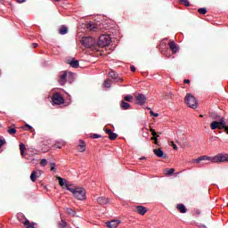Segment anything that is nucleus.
Listing matches in <instances>:
<instances>
[{
  "mask_svg": "<svg viewBox=\"0 0 228 228\" xmlns=\"http://www.w3.org/2000/svg\"><path fill=\"white\" fill-rule=\"evenodd\" d=\"M66 190L73 193L75 199L77 200H85L86 199V191L84 188L66 184Z\"/></svg>",
  "mask_w": 228,
  "mask_h": 228,
  "instance_id": "nucleus-1",
  "label": "nucleus"
},
{
  "mask_svg": "<svg viewBox=\"0 0 228 228\" xmlns=\"http://www.w3.org/2000/svg\"><path fill=\"white\" fill-rule=\"evenodd\" d=\"M81 44L84 47H87V49H95V39L92 37H82Z\"/></svg>",
  "mask_w": 228,
  "mask_h": 228,
  "instance_id": "nucleus-2",
  "label": "nucleus"
},
{
  "mask_svg": "<svg viewBox=\"0 0 228 228\" xmlns=\"http://www.w3.org/2000/svg\"><path fill=\"white\" fill-rule=\"evenodd\" d=\"M111 44V37L109 35H102L99 37L98 47H108Z\"/></svg>",
  "mask_w": 228,
  "mask_h": 228,
  "instance_id": "nucleus-3",
  "label": "nucleus"
},
{
  "mask_svg": "<svg viewBox=\"0 0 228 228\" xmlns=\"http://www.w3.org/2000/svg\"><path fill=\"white\" fill-rule=\"evenodd\" d=\"M185 104L189 106V108H191L192 110H197V99L195 96L191 95V94H187L185 96Z\"/></svg>",
  "mask_w": 228,
  "mask_h": 228,
  "instance_id": "nucleus-4",
  "label": "nucleus"
},
{
  "mask_svg": "<svg viewBox=\"0 0 228 228\" xmlns=\"http://www.w3.org/2000/svg\"><path fill=\"white\" fill-rule=\"evenodd\" d=\"M224 161H228V154L226 153H219L212 159V163H224Z\"/></svg>",
  "mask_w": 228,
  "mask_h": 228,
  "instance_id": "nucleus-5",
  "label": "nucleus"
},
{
  "mask_svg": "<svg viewBox=\"0 0 228 228\" xmlns=\"http://www.w3.org/2000/svg\"><path fill=\"white\" fill-rule=\"evenodd\" d=\"M52 102H53V104L60 105L65 102V99H63V96H61L60 93H55L52 97Z\"/></svg>",
  "mask_w": 228,
  "mask_h": 228,
  "instance_id": "nucleus-6",
  "label": "nucleus"
},
{
  "mask_svg": "<svg viewBox=\"0 0 228 228\" xmlns=\"http://www.w3.org/2000/svg\"><path fill=\"white\" fill-rule=\"evenodd\" d=\"M135 101L137 104H140V106H143V104L147 102V97L143 94H139L135 95Z\"/></svg>",
  "mask_w": 228,
  "mask_h": 228,
  "instance_id": "nucleus-7",
  "label": "nucleus"
},
{
  "mask_svg": "<svg viewBox=\"0 0 228 228\" xmlns=\"http://www.w3.org/2000/svg\"><path fill=\"white\" fill-rule=\"evenodd\" d=\"M210 128L212 131H215V129H225L224 125H222V123H218V121H213L210 124Z\"/></svg>",
  "mask_w": 228,
  "mask_h": 228,
  "instance_id": "nucleus-8",
  "label": "nucleus"
},
{
  "mask_svg": "<svg viewBox=\"0 0 228 228\" xmlns=\"http://www.w3.org/2000/svg\"><path fill=\"white\" fill-rule=\"evenodd\" d=\"M153 152L157 158H163V159H167V154L163 152V150H161V148L154 149Z\"/></svg>",
  "mask_w": 228,
  "mask_h": 228,
  "instance_id": "nucleus-9",
  "label": "nucleus"
},
{
  "mask_svg": "<svg viewBox=\"0 0 228 228\" xmlns=\"http://www.w3.org/2000/svg\"><path fill=\"white\" fill-rule=\"evenodd\" d=\"M104 132L106 133V134H109V138L112 141L116 138H118V134L113 133L111 129L104 128Z\"/></svg>",
  "mask_w": 228,
  "mask_h": 228,
  "instance_id": "nucleus-10",
  "label": "nucleus"
},
{
  "mask_svg": "<svg viewBox=\"0 0 228 228\" xmlns=\"http://www.w3.org/2000/svg\"><path fill=\"white\" fill-rule=\"evenodd\" d=\"M200 161H211L213 163V157L204 155L195 159V163H200Z\"/></svg>",
  "mask_w": 228,
  "mask_h": 228,
  "instance_id": "nucleus-11",
  "label": "nucleus"
},
{
  "mask_svg": "<svg viewBox=\"0 0 228 228\" xmlns=\"http://www.w3.org/2000/svg\"><path fill=\"white\" fill-rule=\"evenodd\" d=\"M169 49L172 51L173 54H175L177 51H179V47H177V44L175 41L169 42Z\"/></svg>",
  "mask_w": 228,
  "mask_h": 228,
  "instance_id": "nucleus-12",
  "label": "nucleus"
},
{
  "mask_svg": "<svg viewBox=\"0 0 228 228\" xmlns=\"http://www.w3.org/2000/svg\"><path fill=\"white\" fill-rule=\"evenodd\" d=\"M119 224L120 222L118 220H112V221L107 222L106 225L107 227H110V228H118Z\"/></svg>",
  "mask_w": 228,
  "mask_h": 228,
  "instance_id": "nucleus-13",
  "label": "nucleus"
},
{
  "mask_svg": "<svg viewBox=\"0 0 228 228\" xmlns=\"http://www.w3.org/2000/svg\"><path fill=\"white\" fill-rule=\"evenodd\" d=\"M40 175H42V171H33L30 175V181H32V183H35V181H37V177H40Z\"/></svg>",
  "mask_w": 228,
  "mask_h": 228,
  "instance_id": "nucleus-14",
  "label": "nucleus"
},
{
  "mask_svg": "<svg viewBox=\"0 0 228 228\" xmlns=\"http://www.w3.org/2000/svg\"><path fill=\"white\" fill-rule=\"evenodd\" d=\"M136 211L139 215H142L143 216V215H145V213H147V208H145L143 206H137Z\"/></svg>",
  "mask_w": 228,
  "mask_h": 228,
  "instance_id": "nucleus-15",
  "label": "nucleus"
},
{
  "mask_svg": "<svg viewBox=\"0 0 228 228\" xmlns=\"http://www.w3.org/2000/svg\"><path fill=\"white\" fill-rule=\"evenodd\" d=\"M68 63L70 64V67H72L73 69H78L79 68V61H77L75 59H72L71 61H69Z\"/></svg>",
  "mask_w": 228,
  "mask_h": 228,
  "instance_id": "nucleus-16",
  "label": "nucleus"
},
{
  "mask_svg": "<svg viewBox=\"0 0 228 228\" xmlns=\"http://www.w3.org/2000/svg\"><path fill=\"white\" fill-rule=\"evenodd\" d=\"M77 150L79 152H85V151H86V143L85 141H80Z\"/></svg>",
  "mask_w": 228,
  "mask_h": 228,
  "instance_id": "nucleus-17",
  "label": "nucleus"
},
{
  "mask_svg": "<svg viewBox=\"0 0 228 228\" xmlns=\"http://www.w3.org/2000/svg\"><path fill=\"white\" fill-rule=\"evenodd\" d=\"M97 202H98V204H101L102 206L104 204H108L110 202V200H108L104 197H99L97 199Z\"/></svg>",
  "mask_w": 228,
  "mask_h": 228,
  "instance_id": "nucleus-18",
  "label": "nucleus"
},
{
  "mask_svg": "<svg viewBox=\"0 0 228 228\" xmlns=\"http://www.w3.org/2000/svg\"><path fill=\"white\" fill-rule=\"evenodd\" d=\"M57 179L59 181L60 186H62V187L65 186V188H67V184H69V183H67V180L66 179H63L61 176H57Z\"/></svg>",
  "mask_w": 228,
  "mask_h": 228,
  "instance_id": "nucleus-19",
  "label": "nucleus"
},
{
  "mask_svg": "<svg viewBox=\"0 0 228 228\" xmlns=\"http://www.w3.org/2000/svg\"><path fill=\"white\" fill-rule=\"evenodd\" d=\"M69 33V28L66 26H61L59 29L60 35H67Z\"/></svg>",
  "mask_w": 228,
  "mask_h": 228,
  "instance_id": "nucleus-20",
  "label": "nucleus"
},
{
  "mask_svg": "<svg viewBox=\"0 0 228 228\" xmlns=\"http://www.w3.org/2000/svg\"><path fill=\"white\" fill-rule=\"evenodd\" d=\"M24 131H30V133H35V128L33 126H29L28 124H25V126H21Z\"/></svg>",
  "mask_w": 228,
  "mask_h": 228,
  "instance_id": "nucleus-21",
  "label": "nucleus"
},
{
  "mask_svg": "<svg viewBox=\"0 0 228 228\" xmlns=\"http://www.w3.org/2000/svg\"><path fill=\"white\" fill-rule=\"evenodd\" d=\"M130 107L131 105L129 103L126 102L125 101H121V103H120L121 110H129Z\"/></svg>",
  "mask_w": 228,
  "mask_h": 228,
  "instance_id": "nucleus-22",
  "label": "nucleus"
},
{
  "mask_svg": "<svg viewBox=\"0 0 228 228\" xmlns=\"http://www.w3.org/2000/svg\"><path fill=\"white\" fill-rule=\"evenodd\" d=\"M87 29H89V31H97V26L95 23H88Z\"/></svg>",
  "mask_w": 228,
  "mask_h": 228,
  "instance_id": "nucleus-23",
  "label": "nucleus"
},
{
  "mask_svg": "<svg viewBox=\"0 0 228 228\" xmlns=\"http://www.w3.org/2000/svg\"><path fill=\"white\" fill-rule=\"evenodd\" d=\"M66 81H67V72H64L61 76L60 83H61V85H65Z\"/></svg>",
  "mask_w": 228,
  "mask_h": 228,
  "instance_id": "nucleus-24",
  "label": "nucleus"
},
{
  "mask_svg": "<svg viewBox=\"0 0 228 228\" xmlns=\"http://www.w3.org/2000/svg\"><path fill=\"white\" fill-rule=\"evenodd\" d=\"M176 208L180 211V213H186V207L183 204H178Z\"/></svg>",
  "mask_w": 228,
  "mask_h": 228,
  "instance_id": "nucleus-25",
  "label": "nucleus"
},
{
  "mask_svg": "<svg viewBox=\"0 0 228 228\" xmlns=\"http://www.w3.org/2000/svg\"><path fill=\"white\" fill-rule=\"evenodd\" d=\"M20 151L22 157H24V151H26V145L24 143H20Z\"/></svg>",
  "mask_w": 228,
  "mask_h": 228,
  "instance_id": "nucleus-26",
  "label": "nucleus"
},
{
  "mask_svg": "<svg viewBox=\"0 0 228 228\" xmlns=\"http://www.w3.org/2000/svg\"><path fill=\"white\" fill-rule=\"evenodd\" d=\"M24 225L27 228H35V225L33 224H31V222H29V220H25L24 222Z\"/></svg>",
  "mask_w": 228,
  "mask_h": 228,
  "instance_id": "nucleus-27",
  "label": "nucleus"
},
{
  "mask_svg": "<svg viewBox=\"0 0 228 228\" xmlns=\"http://www.w3.org/2000/svg\"><path fill=\"white\" fill-rule=\"evenodd\" d=\"M58 228H67V222H65L64 220L59 222Z\"/></svg>",
  "mask_w": 228,
  "mask_h": 228,
  "instance_id": "nucleus-28",
  "label": "nucleus"
},
{
  "mask_svg": "<svg viewBox=\"0 0 228 228\" xmlns=\"http://www.w3.org/2000/svg\"><path fill=\"white\" fill-rule=\"evenodd\" d=\"M109 76H110V77H112V79H117V77H118V75L115 71H113V70H111L109 73Z\"/></svg>",
  "mask_w": 228,
  "mask_h": 228,
  "instance_id": "nucleus-29",
  "label": "nucleus"
},
{
  "mask_svg": "<svg viewBox=\"0 0 228 228\" xmlns=\"http://www.w3.org/2000/svg\"><path fill=\"white\" fill-rule=\"evenodd\" d=\"M7 133H9V134H15V133H17V130L12 126H9L7 129Z\"/></svg>",
  "mask_w": 228,
  "mask_h": 228,
  "instance_id": "nucleus-30",
  "label": "nucleus"
},
{
  "mask_svg": "<svg viewBox=\"0 0 228 228\" xmlns=\"http://www.w3.org/2000/svg\"><path fill=\"white\" fill-rule=\"evenodd\" d=\"M165 172H166V175H172V174L175 172V168L165 169Z\"/></svg>",
  "mask_w": 228,
  "mask_h": 228,
  "instance_id": "nucleus-31",
  "label": "nucleus"
},
{
  "mask_svg": "<svg viewBox=\"0 0 228 228\" xmlns=\"http://www.w3.org/2000/svg\"><path fill=\"white\" fill-rule=\"evenodd\" d=\"M198 12L200 13V15H206V13H208V9L200 8V9H198Z\"/></svg>",
  "mask_w": 228,
  "mask_h": 228,
  "instance_id": "nucleus-32",
  "label": "nucleus"
},
{
  "mask_svg": "<svg viewBox=\"0 0 228 228\" xmlns=\"http://www.w3.org/2000/svg\"><path fill=\"white\" fill-rule=\"evenodd\" d=\"M124 101H126V102H131V101H133V97L130 94H128L124 97Z\"/></svg>",
  "mask_w": 228,
  "mask_h": 228,
  "instance_id": "nucleus-33",
  "label": "nucleus"
},
{
  "mask_svg": "<svg viewBox=\"0 0 228 228\" xmlns=\"http://www.w3.org/2000/svg\"><path fill=\"white\" fill-rule=\"evenodd\" d=\"M91 138H93V139L102 138V135H101L99 134H91Z\"/></svg>",
  "mask_w": 228,
  "mask_h": 228,
  "instance_id": "nucleus-34",
  "label": "nucleus"
},
{
  "mask_svg": "<svg viewBox=\"0 0 228 228\" xmlns=\"http://www.w3.org/2000/svg\"><path fill=\"white\" fill-rule=\"evenodd\" d=\"M180 3H182V4H184V6H190V1L188 0H180Z\"/></svg>",
  "mask_w": 228,
  "mask_h": 228,
  "instance_id": "nucleus-35",
  "label": "nucleus"
},
{
  "mask_svg": "<svg viewBox=\"0 0 228 228\" xmlns=\"http://www.w3.org/2000/svg\"><path fill=\"white\" fill-rule=\"evenodd\" d=\"M169 145H170L171 147H173V149H174L175 151H177V145L175 144V142H174V141H171V142H169Z\"/></svg>",
  "mask_w": 228,
  "mask_h": 228,
  "instance_id": "nucleus-36",
  "label": "nucleus"
},
{
  "mask_svg": "<svg viewBox=\"0 0 228 228\" xmlns=\"http://www.w3.org/2000/svg\"><path fill=\"white\" fill-rule=\"evenodd\" d=\"M105 88H110L111 85L110 84V79L105 80L104 82Z\"/></svg>",
  "mask_w": 228,
  "mask_h": 228,
  "instance_id": "nucleus-37",
  "label": "nucleus"
},
{
  "mask_svg": "<svg viewBox=\"0 0 228 228\" xmlns=\"http://www.w3.org/2000/svg\"><path fill=\"white\" fill-rule=\"evenodd\" d=\"M218 123H221V126H227V122H225V119H224V118H222L220 121H218Z\"/></svg>",
  "mask_w": 228,
  "mask_h": 228,
  "instance_id": "nucleus-38",
  "label": "nucleus"
},
{
  "mask_svg": "<svg viewBox=\"0 0 228 228\" xmlns=\"http://www.w3.org/2000/svg\"><path fill=\"white\" fill-rule=\"evenodd\" d=\"M40 165L41 167H45V165H47V159H41Z\"/></svg>",
  "mask_w": 228,
  "mask_h": 228,
  "instance_id": "nucleus-39",
  "label": "nucleus"
},
{
  "mask_svg": "<svg viewBox=\"0 0 228 228\" xmlns=\"http://www.w3.org/2000/svg\"><path fill=\"white\" fill-rule=\"evenodd\" d=\"M150 131H151L152 136H158V133H156V130H154L153 128H151Z\"/></svg>",
  "mask_w": 228,
  "mask_h": 228,
  "instance_id": "nucleus-40",
  "label": "nucleus"
},
{
  "mask_svg": "<svg viewBox=\"0 0 228 228\" xmlns=\"http://www.w3.org/2000/svg\"><path fill=\"white\" fill-rule=\"evenodd\" d=\"M55 163H51V170L53 171V172H56V167H55Z\"/></svg>",
  "mask_w": 228,
  "mask_h": 228,
  "instance_id": "nucleus-41",
  "label": "nucleus"
},
{
  "mask_svg": "<svg viewBox=\"0 0 228 228\" xmlns=\"http://www.w3.org/2000/svg\"><path fill=\"white\" fill-rule=\"evenodd\" d=\"M150 114L151 115V117H159V113H155L154 111L151 110Z\"/></svg>",
  "mask_w": 228,
  "mask_h": 228,
  "instance_id": "nucleus-42",
  "label": "nucleus"
},
{
  "mask_svg": "<svg viewBox=\"0 0 228 228\" xmlns=\"http://www.w3.org/2000/svg\"><path fill=\"white\" fill-rule=\"evenodd\" d=\"M165 99H172V94H171V93L166 94Z\"/></svg>",
  "mask_w": 228,
  "mask_h": 228,
  "instance_id": "nucleus-43",
  "label": "nucleus"
},
{
  "mask_svg": "<svg viewBox=\"0 0 228 228\" xmlns=\"http://www.w3.org/2000/svg\"><path fill=\"white\" fill-rule=\"evenodd\" d=\"M6 143L5 140H0V149Z\"/></svg>",
  "mask_w": 228,
  "mask_h": 228,
  "instance_id": "nucleus-44",
  "label": "nucleus"
},
{
  "mask_svg": "<svg viewBox=\"0 0 228 228\" xmlns=\"http://www.w3.org/2000/svg\"><path fill=\"white\" fill-rule=\"evenodd\" d=\"M67 213H69V215H74V210L71 208H67Z\"/></svg>",
  "mask_w": 228,
  "mask_h": 228,
  "instance_id": "nucleus-45",
  "label": "nucleus"
},
{
  "mask_svg": "<svg viewBox=\"0 0 228 228\" xmlns=\"http://www.w3.org/2000/svg\"><path fill=\"white\" fill-rule=\"evenodd\" d=\"M158 138H159V135H153L152 137H151V140L153 141V142H155Z\"/></svg>",
  "mask_w": 228,
  "mask_h": 228,
  "instance_id": "nucleus-46",
  "label": "nucleus"
},
{
  "mask_svg": "<svg viewBox=\"0 0 228 228\" xmlns=\"http://www.w3.org/2000/svg\"><path fill=\"white\" fill-rule=\"evenodd\" d=\"M130 69L132 72H135L136 71V68L134 66H131Z\"/></svg>",
  "mask_w": 228,
  "mask_h": 228,
  "instance_id": "nucleus-47",
  "label": "nucleus"
},
{
  "mask_svg": "<svg viewBox=\"0 0 228 228\" xmlns=\"http://www.w3.org/2000/svg\"><path fill=\"white\" fill-rule=\"evenodd\" d=\"M32 47H34V49L37 48V47H38V44L33 43V44H32Z\"/></svg>",
  "mask_w": 228,
  "mask_h": 228,
  "instance_id": "nucleus-48",
  "label": "nucleus"
},
{
  "mask_svg": "<svg viewBox=\"0 0 228 228\" xmlns=\"http://www.w3.org/2000/svg\"><path fill=\"white\" fill-rule=\"evenodd\" d=\"M183 83H184V84H190V79H184V80H183Z\"/></svg>",
  "mask_w": 228,
  "mask_h": 228,
  "instance_id": "nucleus-49",
  "label": "nucleus"
},
{
  "mask_svg": "<svg viewBox=\"0 0 228 228\" xmlns=\"http://www.w3.org/2000/svg\"><path fill=\"white\" fill-rule=\"evenodd\" d=\"M61 145L55 144V149H61Z\"/></svg>",
  "mask_w": 228,
  "mask_h": 228,
  "instance_id": "nucleus-50",
  "label": "nucleus"
},
{
  "mask_svg": "<svg viewBox=\"0 0 228 228\" xmlns=\"http://www.w3.org/2000/svg\"><path fill=\"white\" fill-rule=\"evenodd\" d=\"M18 3L20 4L26 3V0H18Z\"/></svg>",
  "mask_w": 228,
  "mask_h": 228,
  "instance_id": "nucleus-51",
  "label": "nucleus"
},
{
  "mask_svg": "<svg viewBox=\"0 0 228 228\" xmlns=\"http://www.w3.org/2000/svg\"><path fill=\"white\" fill-rule=\"evenodd\" d=\"M155 145H159V142L158 139H156V141H154Z\"/></svg>",
  "mask_w": 228,
  "mask_h": 228,
  "instance_id": "nucleus-52",
  "label": "nucleus"
},
{
  "mask_svg": "<svg viewBox=\"0 0 228 228\" xmlns=\"http://www.w3.org/2000/svg\"><path fill=\"white\" fill-rule=\"evenodd\" d=\"M200 227H203V228H208L206 225L204 224H200Z\"/></svg>",
  "mask_w": 228,
  "mask_h": 228,
  "instance_id": "nucleus-53",
  "label": "nucleus"
},
{
  "mask_svg": "<svg viewBox=\"0 0 228 228\" xmlns=\"http://www.w3.org/2000/svg\"><path fill=\"white\" fill-rule=\"evenodd\" d=\"M196 213H197L198 215H200V211L197 210Z\"/></svg>",
  "mask_w": 228,
  "mask_h": 228,
  "instance_id": "nucleus-54",
  "label": "nucleus"
},
{
  "mask_svg": "<svg viewBox=\"0 0 228 228\" xmlns=\"http://www.w3.org/2000/svg\"><path fill=\"white\" fill-rule=\"evenodd\" d=\"M200 117L202 118V117H204V115L201 114V115H200Z\"/></svg>",
  "mask_w": 228,
  "mask_h": 228,
  "instance_id": "nucleus-55",
  "label": "nucleus"
},
{
  "mask_svg": "<svg viewBox=\"0 0 228 228\" xmlns=\"http://www.w3.org/2000/svg\"><path fill=\"white\" fill-rule=\"evenodd\" d=\"M119 81H124V79H122V78H119Z\"/></svg>",
  "mask_w": 228,
  "mask_h": 228,
  "instance_id": "nucleus-56",
  "label": "nucleus"
},
{
  "mask_svg": "<svg viewBox=\"0 0 228 228\" xmlns=\"http://www.w3.org/2000/svg\"><path fill=\"white\" fill-rule=\"evenodd\" d=\"M214 118H218V116H216V117H213Z\"/></svg>",
  "mask_w": 228,
  "mask_h": 228,
  "instance_id": "nucleus-57",
  "label": "nucleus"
},
{
  "mask_svg": "<svg viewBox=\"0 0 228 228\" xmlns=\"http://www.w3.org/2000/svg\"><path fill=\"white\" fill-rule=\"evenodd\" d=\"M54 1H57V2H58V1H60V0H54Z\"/></svg>",
  "mask_w": 228,
  "mask_h": 228,
  "instance_id": "nucleus-58",
  "label": "nucleus"
}]
</instances>
